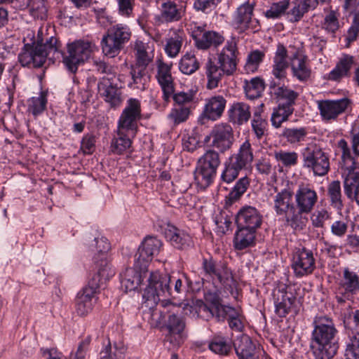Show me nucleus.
<instances>
[{
    "instance_id": "1",
    "label": "nucleus",
    "mask_w": 359,
    "mask_h": 359,
    "mask_svg": "<svg viewBox=\"0 0 359 359\" xmlns=\"http://www.w3.org/2000/svg\"><path fill=\"white\" fill-rule=\"evenodd\" d=\"M146 282L147 285L142 292V307L151 311V316H154L162 297L176 299L192 284L186 273L175 276L158 270L149 272Z\"/></svg>"
},
{
    "instance_id": "2",
    "label": "nucleus",
    "mask_w": 359,
    "mask_h": 359,
    "mask_svg": "<svg viewBox=\"0 0 359 359\" xmlns=\"http://www.w3.org/2000/svg\"><path fill=\"white\" fill-rule=\"evenodd\" d=\"M60 44L58 39L49 36L46 30L40 28L33 45L27 43L18 55V62L22 67H41L46 59L60 58Z\"/></svg>"
},
{
    "instance_id": "3",
    "label": "nucleus",
    "mask_w": 359,
    "mask_h": 359,
    "mask_svg": "<svg viewBox=\"0 0 359 359\" xmlns=\"http://www.w3.org/2000/svg\"><path fill=\"white\" fill-rule=\"evenodd\" d=\"M238 50L235 38L227 40L225 46L216 53V62L209 58L204 69L207 78L206 87L212 90L218 87L224 76H231L236 71Z\"/></svg>"
},
{
    "instance_id": "4",
    "label": "nucleus",
    "mask_w": 359,
    "mask_h": 359,
    "mask_svg": "<svg viewBox=\"0 0 359 359\" xmlns=\"http://www.w3.org/2000/svg\"><path fill=\"white\" fill-rule=\"evenodd\" d=\"M311 348L316 359H331L339 346L334 341L338 331L333 320L327 316H317L313 321Z\"/></svg>"
},
{
    "instance_id": "5",
    "label": "nucleus",
    "mask_w": 359,
    "mask_h": 359,
    "mask_svg": "<svg viewBox=\"0 0 359 359\" xmlns=\"http://www.w3.org/2000/svg\"><path fill=\"white\" fill-rule=\"evenodd\" d=\"M253 158L251 144L247 140L241 145L237 153L230 156L224 162L222 180L226 183L232 182L238 177L241 170L251 164Z\"/></svg>"
},
{
    "instance_id": "6",
    "label": "nucleus",
    "mask_w": 359,
    "mask_h": 359,
    "mask_svg": "<svg viewBox=\"0 0 359 359\" xmlns=\"http://www.w3.org/2000/svg\"><path fill=\"white\" fill-rule=\"evenodd\" d=\"M221 163L219 153L213 149L207 150L198 161L194 180L198 187L205 189L213 182Z\"/></svg>"
},
{
    "instance_id": "7",
    "label": "nucleus",
    "mask_w": 359,
    "mask_h": 359,
    "mask_svg": "<svg viewBox=\"0 0 359 359\" xmlns=\"http://www.w3.org/2000/svg\"><path fill=\"white\" fill-rule=\"evenodd\" d=\"M131 34L127 25L118 23L111 26L101 41L102 53L109 57H116L129 41Z\"/></svg>"
},
{
    "instance_id": "8",
    "label": "nucleus",
    "mask_w": 359,
    "mask_h": 359,
    "mask_svg": "<svg viewBox=\"0 0 359 359\" xmlns=\"http://www.w3.org/2000/svg\"><path fill=\"white\" fill-rule=\"evenodd\" d=\"M318 198L317 192L311 184H301L298 186L294 194L298 231H302L306 227L308 219L304 215L312 212Z\"/></svg>"
},
{
    "instance_id": "9",
    "label": "nucleus",
    "mask_w": 359,
    "mask_h": 359,
    "mask_svg": "<svg viewBox=\"0 0 359 359\" xmlns=\"http://www.w3.org/2000/svg\"><path fill=\"white\" fill-rule=\"evenodd\" d=\"M201 270V274L214 284H219L228 290L236 287L231 270L226 264L217 262L212 257L203 258Z\"/></svg>"
},
{
    "instance_id": "10",
    "label": "nucleus",
    "mask_w": 359,
    "mask_h": 359,
    "mask_svg": "<svg viewBox=\"0 0 359 359\" xmlns=\"http://www.w3.org/2000/svg\"><path fill=\"white\" fill-rule=\"evenodd\" d=\"M276 195L273 198V209L277 216L283 217L285 224L294 231H298L295 204L292 201L293 192L290 188L278 191L275 187Z\"/></svg>"
},
{
    "instance_id": "11",
    "label": "nucleus",
    "mask_w": 359,
    "mask_h": 359,
    "mask_svg": "<svg viewBox=\"0 0 359 359\" xmlns=\"http://www.w3.org/2000/svg\"><path fill=\"white\" fill-rule=\"evenodd\" d=\"M302 167L315 176H324L330 170V158L323 149L316 144H309L302 151Z\"/></svg>"
},
{
    "instance_id": "12",
    "label": "nucleus",
    "mask_w": 359,
    "mask_h": 359,
    "mask_svg": "<svg viewBox=\"0 0 359 359\" xmlns=\"http://www.w3.org/2000/svg\"><path fill=\"white\" fill-rule=\"evenodd\" d=\"M92 52V43L89 41L79 40L67 45L66 53L60 51L63 63L71 73L75 74L78 67L87 60Z\"/></svg>"
},
{
    "instance_id": "13",
    "label": "nucleus",
    "mask_w": 359,
    "mask_h": 359,
    "mask_svg": "<svg viewBox=\"0 0 359 359\" xmlns=\"http://www.w3.org/2000/svg\"><path fill=\"white\" fill-rule=\"evenodd\" d=\"M90 250L94 254L93 260L97 269L96 276L102 278L109 279L114 276L115 272L111 269L107 259V252L110 250V243L104 236L95 238Z\"/></svg>"
},
{
    "instance_id": "14",
    "label": "nucleus",
    "mask_w": 359,
    "mask_h": 359,
    "mask_svg": "<svg viewBox=\"0 0 359 359\" xmlns=\"http://www.w3.org/2000/svg\"><path fill=\"white\" fill-rule=\"evenodd\" d=\"M107 280L94 275L87 286L78 293L75 300V308L78 315L85 316L92 311L97 300L96 294L103 281Z\"/></svg>"
},
{
    "instance_id": "15",
    "label": "nucleus",
    "mask_w": 359,
    "mask_h": 359,
    "mask_svg": "<svg viewBox=\"0 0 359 359\" xmlns=\"http://www.w3.org/2000/svg\"><path fill=\"white\" fill-rule=\"evenodd\" d=\"M142 118L141 103L138 99L129 98L117 123V129L125 130L135 136L138 130V121Z\"/></svg>"
},
{
    "instance_id": "16",
    "label": "nucleus",
    "mask_w": 359,
    "mask_h": 359,
    "mask_svg": "<svg viewBox=\"0 0 359 359\" xmlns=\"http://www.w3.org/2000/svg\"><path fill=\"white\" fill-rule=\"evenodd\" d=\"M204 142H210V146L218 150L219 153H224L229 150L234 142L233 130L228 123H220L215 125L207 135Z\"/></svg>"
},
{
    "instance_id": "17",
    "label": "nucleus",
    "mask_w": 359,
    "mask_h": 359,
    "mask_svg": "<svg viewBox=\"0 0 359 359\" xmlns=\"http://www.w3.org/2000/svg\"><path fill=\"white\" fill-rule=\"evenodd\" d=\"M318 109L323 122L337 121L341 114L351 108L352 101L348 97L337 100H321L317 102Z\"/></svg>"
},
{
    "instance_id": "18",
    "label": "nucleus",
    "mask_w": 359,
    "mask_h": 359,
    "mask_svg": "<svg viewBox=\"0 0 359 359\" xmlns=\"http://www.w3.org/2000/svg\"><path fill=\"white\" fill-rule=\"evenodd\" d=\"M191 36L195 47L202 50L211 48H217L225 40L222 34L212 30H206L205 26L195 25L191 29Z\"/></svg>"
},
{
    "instance_id": "19",
    "label": "nucleus",
    "mask_w": 359,
    "mask_h": 359,
    "mask_svg": "<svg viewBox=\"0 0 359 359\" xmlns=\"http://www.w3.org/2000/svg\"><path fill=\"white\" fill-rule=\"evenodd\" d=\"M161 247L162 242L156 237H146L135 255V267L140 271H147L149 262L154 255L159 253Z\"/></svg>"
},
{
    "instance_id": "20",
    "label": "nucleus",
    "mask_w": 359,
    "mask_h": 359,
    "mask_svg": "<svg viewBox=\"0 0 359 359\" xmlns=\"http://www.w3.org/2000/svg\"><path fill=\"white\" fill-rule=\"evenodd\" d=\"M292 269L296 277L311 274L316 269L313 251L304 247L297 248L292 256Z\"/></svg>"
},
{
    "instance_id": "21",
    "label": "nucleus",
    "mask_w": 359,
    "mask_h": 359,
    "mask_svg": "<svg viewBox=\"0 0 359 359\" xmlns=\"http://www.w3.org/2000/svg\"><path fill=\"white\" fill-rule=\"evenodd\" d=\"M290 287L283 285L276 288L273 292L275 304V312L280 318H285L290 312L297 313L294 308L296 297L290 291Z\"/></svg>"
},
{
    "instance_id": "22",
    "label": "nucleus",
    "mask_w": 359,
    "mask_h": 359,
    "mask_svg": "<svg viewBox=\"0 0 359 359\" xmlns=\"http://www.w3.org/2000/svg\"><path fill=\"white\" fill-rule=\"evenodd\" d=\"M254 6L249 3L241 5L233 16V25L239 32L252 30L256 32L259 30L260 25L257 19L253 17Z\"/></svg>"
},
{
    "instance_id": "23",
    "label": "nucleus",
    "mask_w": 359,
    "mask_h": 359,
    "mask_svg": "<svg viewBox=\"0 0 359 359\" xmlns=\"http://www.w3.org/2000/svg\"><path fill=\"white\" fill-rule=\"evenodd\" d=\"M156 79L163 91V100L168 102L173 93L174 79L171 74L172 63H165L161 58L156 61Z\"/></svg>"
},
{
    "instance_id": "24",
    "label": "nucleus",
    "mask_w": 359,
    "mask_h": 359,
    "mask_svg": "<svg viewBox=\"0 0 359 359\" xmlns=\"http://www.w3.org/2000/svg\"><path fill=\"white\" fill-rule=\"evenodd\" d=\"M186 319L178 313H171L165 320V327L168 331V337L170 343L180 346L184 342L187 335Z\"/></svg>"
},
{
    "instance_id": "25",
    "label": "nucleus",
    "mask_w": 359,
    "mask_h": 359,
    "mask_svg": "<svg viewBox=\"0 0 359 359\" xmlns=\"http://www.w3.org/2000/svg\"><path fill=\"white\" fill-rule=\"evenodd\" d=\"M355 63L354 56L344 53L338 59L334 67L326 76L325 79L339 83L344 78H349L351 76V70Z\"/></svg>"
},
{
    "instance_id": "26",
    "label": "nucleus",
    "mask_w": 359,
    "mask_h": 359,
    "mask_svg": "<svg viewBox=\"0 0 359 359\" xmlns=\"http://www.w3.org/2000/svg\"><path fill=\"white\" fill-rule=\"evenodd\" d=\"M263 222L261 212L251 205L243 206L236 215V226L259 229Z\"/></svg>"
},
{
    "instance_id": "27",
    "label": "nucleus",
    "mask_w": 359,
    "mask_h": 359,
    "mask_svg": "<svg viewBox=\"0 0 359 359\" xmlns=\"http://www.w3.org/2000/svg\"><path fill=\"white\" fill-rule=\"evenodd\" d=\"M214 306L213 309H210L207 305L202 304L200 306V310L210 312L212 316L214 315V312H217L219 318L220 316L228 318L229 325L232 330L236 331L242 330L243 323L238 318V313L233 307L222 305L217 300L214 302Z\"/></svg>"
},
{
    "instance_id": "28",
    "label": "nucleus",
    "mask_w": 359,
    "mask_h": 359,
    "mask_svg": "<svg viewBox=\"0 0 359 359\" xmlns=\"http://www.w3.org/2000/svg\"><path fill=\"white\" fill-rule=\"evenodd\" d=\"M290 66L292 76L302 82L307 81L311 75V69L307 57L297 50L290 57Z\"/></svg>"
},
{
    "instance_id": "29",
    "label": "nucleus",
    "mask_w": 359,
    "mask_h": 359,
    "mask_svg": "<svg viewBox=\"0 0 359 359\" xmlns=\"http://www.w3.org/2000/svg\"><path fill=\"white\" fill-rule=\"evenodd\" d=\"M98 93L111 107H118L122 103L121 93L110 79L103 77L97 83Z\"/></svg>"
},
{
    "instance_id": "30",
    "label": "nucleus",
    "mask_w": 359,
    "mask_h": 359,
    "mask_svg": "<svg viewBox=\"0 0 359 359\" xmlns=\"http://www.w3.org/2000/svg\"><path fill=\"white\" fill-rule=\"evenodd\" d=\"M185 3L181 0H165L161 4V16L167 22H175L182 19L185 13Z\"/></svg>"
},
{
    "instance_id": "31",
    "label": "nucleus",
    "mask_w": 359,
    "mask_h": 359,
    "mask_svg": "<svg viewBox=\"0 0 359 359\" xmlns=\"http://www.w3.org/2000/svg\"><path fill=\"white\" fill-rule=\"evenodd\" d=\"M258 229L237 226L233 238L236 250H243L256 245Z\"/></svg>"
},
{
    "instance_id": "32",
    "label": "nucleus",
    "mask_w": 359,
    "mask_h": 359,
    "mask_svg": "<svg viewBox=\"0 0 359 359\" xmlns=\"http://www.w3.org/2000/svg\"><path fill=\"white\" fill-rule=\"evenodd\" d=\"M228 120L233 125L242 126L251 117L250 107L244 102H234L227 111Z\"/></svg>"
},
{
    "instance_id": "33",
    "label": "nucleus",
    "mask_w": 359,
    "mask_h": 359,
    "mask_svg": "<svg viewBox=\"0 0 359 359\" xmlns=\"http://www.w3.org/2000/svg\"><path fill=\"white\" fill-rule=\"evenodd\" d=\"M287 50L285 46L278 43L273 57L272 74L276 79H284L287 76V69L290 63L287 60Z\"/></svg>"
},
{
    "instance_id": "34",
    "label": "nucleus",
    "mask_w": 359,
    "mask_h": 359,
    "mask_svg": "<svg viewBox=\"0 0 359 359\" xmlns=\"http://www.w3.org/2000/svg\"><path fill=\"white\" fill-rule=\"evenodd\" d=\"M164 234L171 245L177 249H186L192 243L191 238L187 233L170 224L165 229Z\"/></svg>"
},
{
    "instance_id": "35",
    "label": "nucleus",
    "mask_w": 359,
    "mask_h": 359,
    "mask_svg": "<svg viewBox=\"0 0 359 359\" xmlns=\"http://www.w3.org/2000/svg\"><path fill=\"white\" fill-rule=\"evenodd\" d=\"M134 137L125 130L116 129L111 140L110 151L115 155L124 154L131 148Z\"/></svg>"
},
{
    "instance_id": "36",
    "label": "nucleus",
    "mask_w": 359,
    "mask_h": 359,
    "mask_svg": "<svg viewBox=\"0 0 359 359\" xmlns=\"http://www.w3.org/2000/svg\"><path fill=\"white\" fill-rule=\"evenodd\" d=\"M238 359H259L255 344L247 334H242L233 344Z\"/></svg>"
},
{
    "instance_id": "37",
    "label": "nucleus",
    "mask_w": 359,
    "mask_h": 359,
    "mask_svg": "<svg viewBox=\"0 0 359 359\" xmlns=\"http://www.w3.org/2000/svg\"><path fill=\"white\" fill-rule=\"evenodd\" d=\"M147 271H140V269L134 268L126 269V271L121 274V285L125 288L126 292L133 291L137 288L141 283L143 278H148L147 276Z\"/></svg>"
},
{
    "instance_id": "38",
    "label": "nucleus",
    "mask_w": 359,
    "mask_h": 359,
    "mask_svg": "<svg viewBox=\"0 0 359 359\" xmlns=\"http://www.w3.org/2000/svg\"><path fill=\"white\" fill-rule=\"evenodd\" d=\"M226 100L222 95H215L206 100L203 115L205 118L216 121L219 118L226 107Z\"/></svg>"
},
{
    "instance_id": "39",
    "label": "nucleus",
    "mask_w": 359,
    "mask_h": 359,
    "mask_svg": "<svg viewBox=\"0 0 359 359\" xmlns=\"http://www.w3.org/2000/svg\"><path fill=\"white\" fill-rule=\"evenodd\" d=\"M339 291H343L346 296H354L359 292V275L345 268L339 283Z\"/></svg>"
},
{
    "instance_id": "40",
    "label": "nucleus",
    "mask_w": 359,
    "mask_h": 359,
    "mask_svg": "<svg viewBox=\"0 0 359 359\" xmlns=\"http://www.w3.org/2000/svg\"><path fill=\"white\" fill-rule=\"evenodd\" d=\"M308 130L305 127H285L282 130L279 137L291 145H300L306 141Z\"/></svg>"
},
{
    "instance_id": "41",
    "label": "nucleus",
    "mask_w": 359,
    "mask_h": 359,
    "mask_svg": "<svg viewBox=\"0 0 359 359\" xmlns=\"http://www.w3.org/2000/svg\"><path fill=\"white\" fill-rule=\"evenodd\" d=\"M273 95L278 104L294 107L299 93L287 86H281L274 88Z\"/></svg>"
},
{
    "instance_id": "42",
    "label": "nucleus",
    "mask_w": 359,
    "mask_h": 359,
    "mask_svg": "<svg viewBox=\"0 0 359 359\" xmlns=\"http://www.w3.org/2000/svg\"><path fill=\"white\" fill-rule=\"evenodd\" d=\"M130 75L132 81L128 83V87L143 91L149 81V76L147 75V69L137 67H130Z\"/></svg>"
},
{
    "instance_id": "43",
    "label": "nucleus",
    "mask_w": 359,
    "mask_h": 359,
    "mask_svg": "<svg viewBox=\"0 0 359 359\" xmlns=\"http://www.w3.org/2000/svg\"><path fill=\"white\" fill-rule=\"evenodd\" d=\"M149 46L142 41H137L135 46L136 51V62L132 67L147 69L149 64L153 60L154 54L149 51Z\"/></svg>"
},
{
    "instance_id": "44",
    "label": "nucleus",
    "mask_w": 359,
    "mask_h": 359,
    "mask_svg": "<svg viewBox=\"0 0 359 359\" xmlns=\"http://www.w3.org/2000/svg\"><path fill=\"white\" fill-rule=\"evenodd\" d=\"M209 349L221 356L228 355L232 349V343L227 337L215 335L208 344Z\"/></svg>"
},
{
    "instance_id": "45",
    "label": "nucleus",
    "mask_w": 359,
    "mask_h": 359,
    "mask_svg": "<svg viewBox=\"0 0 359 359\" xmlns=\"http://www.w3.org/2000/svg\"><path fill=\"white\" fill-rule=\"evenodd\" d=\"M294 111V109L292 107L278 104L277 107L273 108L271 114V122L272 126L275 128H280L283 123L288 121Z\"/></svg>"
},
{
    "instance_id": "46",
    "label": "nucleus",
    "mask_w": 359,
    "mask_h": 359,
    "mask_svg": "<svg viewBox=\"0 0 359 359\" xmlns=\"http://www.w3.org/2000/svg\"><path fill=\"white\" fill-rule=\"evenodd\" d=\"M327 196L330 205L338 210H341L344 207L341 184L338 180L331 182L327 187Z\"/></svg>"
},
{
    "instance_id": "47",
    "label": "nucleus",
    "mask_w": 359,
    "mask_h": 359,
    "mask_svg": "<svg viewBox=\"0 0 359 359\" xmlns=\"http://www.w3.org/2000/svg\"><path fill=\"white\" fill-rule=\"evenodd\" d=\"M200 67V63L196 55L187 53L183 55L179 62V69L184 74L191 75L196 72Z\"/></svg>"
},
{
    "instance_id": "48",
    "label": "nucleus",
    "mask_w": 359,
    "mask_h": 359,
    "mask_svg": "<svg viewBox=\"0 0 359 359\" xmlns=\"http://www.w3.org/2000/svg\"><path fill=\"white\" fill-rule=\"evenodd\" d=\"M24 5L29 7V13L36 19L41 20L47 18L48 9L44 0H23Z\"/></svg>"
},
{
    "instance_id": "49",
    "label": "nucleus",
    "mask_w": 359,
    "mask_h": 359,
    "mask_svg": "<svg viewBox=\"0 0 359 359\" xmlns=\"http://www.w3.org/2000/svg\"><path fill=\"white\" fill-rule=\"evenodd\" d=\"M265 85L262 79L256 77L248 82L245 86V93L248 98L254 100L259 97L264 90Z\"/></svg>"
},
{
    "instance_id": "50",
    "label": "nucleus",
    "mask_w": 359,
    "mask_h": 359,
    "mask_svg": "<svg viewBox=\"0 0 359 359\" xmlns=\"http://www.w3.org/2000/svg\"><path fill=\"white\" fill-rule=\"evenodd\" d=\"M47 102L46 93L41 91L39 97H32L28 100V111L36 116L46 109Z\"/></svg>"
},
{
    "instance_id": "51",
    "label": "nucleus",
    "mask_w": 359,
    "mask_h": 359,
    "mask_svg": "<svg viewBox=\"0 0 359 359\" xmlns=\"http://www.w3.org/2000/svg\"><path fill=\"white\" fill-rule=\"evenodd\" d=\"M290 0H282L273 3L270 8L265 11L264 15L269 19L280 18L283 15L286 14L290 6Z\"/></svg>"
},
{
    "instance_id": "52",
    "label": "nucleus",
    "mask_w": 359,
    "mask_h": 359,
    "mask_svg": "<svg viewBox=\"0 0 359 359\" xmlns=\"http://www.w3.org/2000/svg\"><path fill=\"white\" fill-rule=\"evenodd\" d=\"M194 97L195 93L192 90L175 92V87L173 88V93L171 95L174 102L173 106L191 108L192 107Z\"/></svg>"
},
{
    "instance_id": "53",
    "label": "nucleus",
    "mask_w": 359,
    "mask_h": 359,
    "mask_svg": "<svg viewBox=\"0 0 359 359\" xmlns=\"http://www.w3.org/2000/svg\"><path fill=\"white\" fill-rule=\"evenodd\" d=\"M273 156L275 159L285 167L290 168L296 165L298 163V154L294 151H276Z\"/></svg>"
},
{
    "instance_id": "54",
    "label": "nucleus",
    "mask_w": 359,
    "mask_h": 359,
    "mask_svg": "<svg viewBox=\"0 0 359 359\" xmlns=\"http://www.w3.org/2000/svg\"><path fill=\"white\" fill-rule=\"evenodd\" d=\"M264 53L255 50L250 52L248 57L244 69L247 73H254L258 69V67L264 57Z\"/></svg>"
},
{
    "instance_id": "55",
    "label": "nucleus",
    "mask_w": 359,
    "mask_h": 359,
    "mask_svg": "<svg viewBox=\"0 0 359 359\" xmlns=\"http://www.w3.org/2000/svg\"><path fill=\"white\" fill-rule=\"evenodd\" d=\"M250 185V180L248 177L239 179L228 195V199L231 203L238 201L247 191Z\"/></svg>"
},
{
    "instance_id": "56",
    "label": "nucleus",
    "mask_w": 359,
    "mask_h": 359,
    "mask_svg": "<svg viewBox=\"0 0 359 359\" xmlns=\"http://www.w3.org/2000/svg\"><path fill=\"white\" fill-rule=\"evenodd\" d=\"M191 110V107L173 106L168 117L175 125H178L189 118Z\"/></svg>"
},
{
    "instance_id": "57",
    "label": "nucleus",
    "mask_w": 359,
    "mask_h": 359,
    "mask_svg": "<svg viewBox=\"0 0 359 359\" xmlns=\"http://www.w3.org/2000/svg\"><path fill=\"white\" fill-rule=\"evenodd\" d=\"M344 192L350 199H356L359 191V176H345L344 181Z\"/></svg>"
},
{
    "instance_id": "58",
    "label": "nucleus",
    "mask_w": 359,
    "mask_h": 359,
    "mask_svg": "<svg viewBox=\"0 0 359 359\" xmlns=\"http://www.w3.org/2000/svg\"><path fill=\"white\" fill-rule=\"evenodd\" d=\"M252 131L257 139H262L267 129L268 123L265 118H263L260 112H255L251 121Z\"/></svg>"
},
{
    "instance_id": "59",
    "label": "nucleus",
    "mask_w": 359,
    "mask_h": 359,
    "mask_svg": "<svg viewBox=\"0 0 359 359\" xmlns=\"http://www.w3.org/2000/svg\"><path fill=\"white\" fill-rule=\"evenodd\" d=\"M339 27V13L336 11L330 9L325 16L323 28L328 33L335 34Z\"/></svg>"
},
{
    "instance_id": "60",
    "label": "nucleus",
    "mask_w": 359,
    "mask_h": 359,
    "mask_svg": "<svg viewBox=\"0 0 359 359\" xmlns=\"http://www.w3.org/2000/svg\"><path fill=\"white\" fill-rule=\"evenodd\" d=\"M350 220L347 217H341L332 222L330 231L333 236L337 238L344 237L348 229Z\"/></svg>"
},
{
    "instance_id": "61",
    "label": "nucleus",
    "mask_w": 359,
    "mask_h": 359,
    "mask_svg": "<svg viewBox=\"0 0 359 359\" xmlns=\"http://www.w3.org/2000/svg\"><path fill=\"white\" fill-rule=\"evenodd\" d=\"M346 359H359V335L349 336L345 350Z\"/></svg>"
},
{
    "instance_id": "62",
    "label": "nucleus",
    "mask_w": 359,
    "mask_h": 359,
    "mask_svg": "<svg viewBox=\"0 0 359 359\" xmlns=\"http://www.w3.org/2000/svg\"><path fill=\"white\" fill-rule=\"evenodd\" d=\"M182 37L179 35L170 37L168 39L165 46V51L170 57H176L180 51L182 46Z\"/></svg>"
},
{
    "instance_id": "63",
    "label": "nucleus",
    "mask_w": 359,
    "mask_h": 359,
    "mask_svg": "<svg viewBox=\"0 0 359 359\" xmlns=\"http://www.w3.org/2000/svg\"><path fill=\"white\" fill-rule=\"evenodd\" d=\"M330 218V213L325 209L314 212L311 216V224L315 228L323 229L326 222Z\"/></svg>"
},
{
    "instance_id": "64",
    "label": "nucleus",
    "mask_w": 359,
    "mask_h": 359,
    "mask_svg": "<svg viewBox=\"0 0 359 359\" xmlns=\"http://www.w3.org/2000/svg\"><path fill=\"white\" fill-rule=\"evenodd\" d=\"M359 35V16H353L351 25L344 35L346 46L348 48L350 45L358 39Z\"/></svg>"
}]
</instances>
